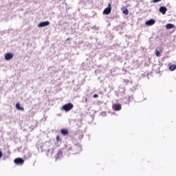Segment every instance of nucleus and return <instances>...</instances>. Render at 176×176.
<instances>
[{
    "label": "nucleus",
    "mask_w": 176,
    "mask_h": 176,
    "mask_svg": "<svg viewBox=\"0 0 176 176\" xmlns=\"http://www.w3.org/2000/svg\"><path fill=\"white\" fill-rule=\"evenodd\" d=\"M73 108L74 104L72 103H67L63 106L62 109H63V111H65V112H69V111H71V109H73Z\"/></svg>",
    "instance_id": "f257e3e1"
},
{
    "label": "nucleus",
    "mask_w": 176,
    "mask_h": 176,
    "mask_svg": "<svg viewBox=\"0 0 176 176\" xmlns=\"http://www.w3.org/2000/svg\"><path fill=\"white\" fill-rule=\"evenodd\" d=\"M111 12H112V5L109 3L108 7L103 10V14H110Z\"/></svg>",
    "instance_id": "f03ea898"
},
{
    "label": "nucleus",
    "mask_w": 176,
    "mask_h": 176,
    "mask_svg": "<svg viewBox=\"0 0 176 176\" xmlns=\"http://www.w3.org/2000/svg\"><path fill=\"white\" fill-rule=\"evenodd\" d=\"M14 56V55L13 54V53L8 52L7 54H5V58L7 60H12V58H13Z\"/></svg>",
    "instance_id": "7ed1b4c3"
},
{
    "label": "nucleus",
    "mask_w": 176,
    "mask_h": 176,
    "mask_svg": "<svg viewBox=\"0 0 176 176\" xmlns=\"http://www.w3.org/2000/svg\"><path fill=\"white\" fill-rule=\"evenodd\" d=\"M47 25H50V22L49 21L41 22L38 24V27H46Z\"/></svg>",
    "instance_id": "20e7f679"
},
{
    "label": "nucleus",
    "mask_w": 176,
    "mask_h": 176,
    "mask_svg": "<svg viewBox=\"0 0 176 176\" xmlns=\"http://www.w3.org/2000/svg\"><path fill=\"white\" fill-rule=\"evenodd\" d=\"M14 163L16 164H24V160L23 158H16L14 160Z\"/></svg>",
    "instance_id": "39448f33"
},
{
    "label": "nucleus",
    "mask_w": 176,
    "mask_h": 176,
    "mask_svg": "<svg viewBox=\"0 0 176 176\" xmlns=\"http://www.w3.org/2000/svg\"><path fill=\"white\" fill-rule=\"evenodd\" d=\"M159 11L160 12V13H162V14H166L167 12V8H166L165 6H161Z\"/></svg>",
    "instance_id": "423d86ee"
},
{
    "label": "nucleus",
    "mask_w": 176,
    "mask_h": 176,
    "mask_svg": "<svg viewBox=\"0 0 176 176\" xmlns=\"http://www.w3.org/2000/svg\"><path fill=\"white\" fill-rule=\"evenodd\" d=\"M113 108L114 111H120V109H122V104H114Z\"/></svg>",
    "instance_id": "0eeeda50"
},
{
    "label": "nucleus",
    "mask_w": 176,
    "mask_h": 176,
    "mask_svg": "<svg viewBox=\"0 0 176 176\" xmlns=\"http://www.w3.org/2000/svg\"><path fill=\"white\" fill-rule=\"evenodd\" d=\"M60 133L63 135H68L69 134V131L67 129H62Z\"/></svg>",
    "instance_id": "6e6552de"
},
{
    "label": "nucleus",
    "mask_w": 176,
    "mask_h": 176,
    "mask_svg": "<svg viewBox=\"0 0 176 176\" xmlns=\"http://www.w3.org/2000/svg\"><path fill=\"white\" fill-rule=\"evenodd\" d=\"M155 23H156V21H155L154 19H150V20L146 21V25H153V24H155Z\"/></svg>",
    "instance_id": "1a4fd4ad"
},
{
    "label": "nucleus",
    "mask_w": 176,
    "mask_h": 176,
    "mask_svg": "<svg viewBox=\"0 0 176 176\" xmlns=\"http://www.w3.org/2000/svg\"><path fill=\"white\" fill-rule=\"evenodd\" d=\"M166 30H171L172 28H175V25L173 23H168L166 25Z\"/></svg>",
    "instance_id": "9d476101"
},
{
    "label": "nucleus",
    "mask_w": 176,
    "mask_h": 176,
    "mask_svg": "<svg viewBox=\"0 0 176 176\" xmlns=\"http://www.w3.org/2000/svg\"><path fill=\"white\" fill-rule=\"evenodd\" d=\"M162 49L159 48V50L157 48L155 49V56L157 57H160V53H162Z\"/></svg>",
    "instance_id": "9b49d317"
},
{
    "label": "nucleus",
    "mask_w": 176,
    "mask_h": 176,
    "mask_svg": "<svg viewBox=\"0 0 176 176\" xmlns=\"http://www.w3.org/2000/svg\"><path fill=\"white\" fill-rule=\"evenodd\" d=\"M16 108L19 109V111H24V107L20 105V102H17L16 104Z\"/></svg>",
    "instance_id": "f8f14e48"
},
{
    "label": "nucleus",
    "mask_w": 176,
    "mask_h": 176,
    "mask_svg": "<svg viewBox=\"0 0 176 176\" xmlns=\"http://www.w3.org/2000/svg\"><path fill=\"white\" fill-rule=\"evenodd\" d=\"M60 157H63V151H58L57 156L56 157V160H58V159H60Z\"/></svg>",
    "instance_id": "ddd939ff"
},
{
    "label": "nucleus",
    "mask_w": 176,
    "mask_h": 176,
    "mask_svg": "<svg viewBox=\"0 0 176 176\" xmlns=\"http://www.w3.org/2000/svg\"><path fill=\"white\" fill-rule=\"evenodd\" d=\"M123 9L124 10H122V13H124V14H126V15L129 14V10L125 8H124Z\"/></svg>",
    "instance_id": "4468645a"
},
{
    "label": "nucleus",
    "mask_w": 176,
    "mask_h": 176,
    "mask_svg": "<svg viewBox=\"0 0 176 176\" xmlns=\"http://www.w3.org/2000/svg\"><path fill=\"white\" fill-rule=\"evenodd\" d=\"M176 67H169V71H175Z\"/></svg>",
    "instance_id": "2eb2a0df"
},
{
    "label": "nucleus",
    "mask_w": 176,
    "mask_h": 176,
    "mask_svg": "<svg viewBox=\"0 0 176 176\" xmlns=\"http://www.w3.org/2000/svg\"><path fill=\"white\" fill-rule=\"evenodd\" d=\"M56 141L57 142H60V141H61V138H60V135L56 136Z\"/></svg>",
    "instance_id": "dca6fc26"
},
{
    "label": "nucleus",
    "mask_w": 176,
    "mask_h": 176,
    "mask_svg": "<svg viewBox=\"0 0 176 176\" xmlns=\"http://www.w3.org/2000/svg\"><path fill=\"white\" fill-rule=\"evenodd\" d=\"M160 1H162V0H153V2L156 3V2H160Z\"/></svg>",
    "instance_id": "f3484780"
},
{
    "label": "nucleus",
    "mask_w": 176,
    "mask_h": 176,
    "mask_svg": "<svg viewBox=\"0 0 176 176\" xmlns=\"http://www.w3.org/2000/svg\"><path fill=\"white\" fill-rule=\"evenodd\" d=\"M98 98V95L94 94V98Z\"/></svg>",
    "instance_id": "a211bd4d"
},
{
    "label": "nucleus",
    "mask_w": 176,
    "mask_h": 176,
    "mask_svg": "<svg viewBox=\"0 0 176 176\" xmlns=\"http://www.w3.org/2000/svg\"><path fill=\"white\" fill-rule=\"evenodd\" d=\"M71 39H72V38L69 37V38H67V41H71Z\"/></svg>",
    "instance_id": "6ab92c4d"
},
{
    "label": "nucleus",
    "mask_w": 176,
    "mask_h": 176,
    "mask_svg": "<svg viewBox=\"0 0 176 176\" xmlns=\"http://www.w3.org/2000/svg\"><path fill=\"white\" fill-rule=\"evenodd\" d=\"M1 157H2V153H1Z\"/></svg>",
    "instance_id": "aec40b11"
},
{
    "label": "nucleus",
    "mask_w": 176,
    "mask_h": 176,
    "mask_svg": "<svg viewBox=\"0 0 176 176\" xmlns=\"http://www.w3.org/2000/svg\"><path fill=\"white\" fill-rule=\"evenodd\" d=\"M0 158H1V151H0Z\"/></svg>",
    "instance_id": "412c9836"
}]
</instances>
